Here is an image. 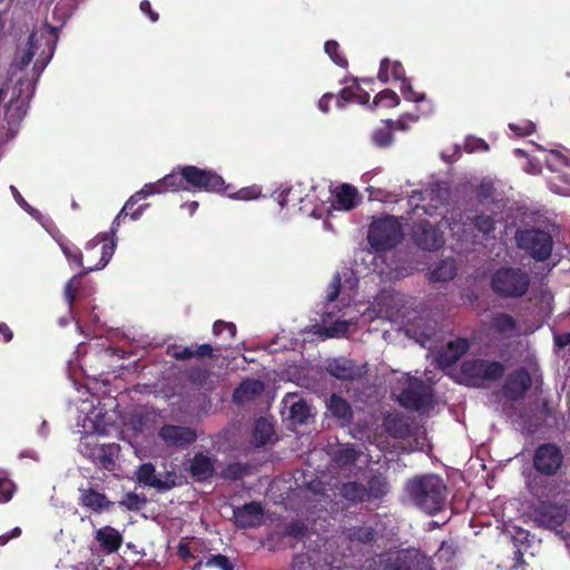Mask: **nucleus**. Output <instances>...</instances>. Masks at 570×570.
Here are the masks:
<instances>
[{
    "label": "nucleus",
    "instance_id": "473e14b6",
    "mask_svg": "<svg viewBox=\"0 0 570 570\" xmlns=\"http://www.w3.org/2000/svg\"><path fill=\"white\" fill-rule=\"evenodd\" d=\"M164 190L166 191H178L187 190V181L184 176V167H179L178 170H173L161 179Z\"/></svg>",
    "mask_w": 570,
    "mask_h": 570
},
{
    "label": "nucleus",
    "instance_id": "09e8293b",
    "mask_svg": "<svg viewBox=\"0 0 570 570\" xmlns=\"http://www.w3.org/2000/svg\"><path fill=\"white\" fill-rule=\"evenodd\" d=\"M544 163L550 170L557 171L561 166H568L569 159L563 154L551 150L547 155Z\"/></svg>",
    "mask_w": 570,
    "mask_h": 570
},
{
    "label": "nucleus",
    "instance_id": "f704fd0d",
    "mask_svg": "<svg viewBox=\"0 0 570 570\" xmlns=\"http://www.w3.org/2000/svg\"><path fill=\"white\" fill-rule=\"evenodd\" d=\"M274 428L271 421L267 419H259L256 421L253 436L256 446L265 445L272 440Z\"/></svg>",
    "mask_w": 570,
    "mask_h": 570
},
{
    "label": "nucleus",
    "instance_id": "6e6d98bb",
    "mask_svg": "<svg viewBox=\"0 0 570 570\" xmlns=\"http://www.w3.org/2000/svg\"><path fill=\"white\" fill-rule=\"evenodd\" d=\"M10 191L14 198V200L18 203V205L24 209L28 214H30L32 217H35L36 219H40V216L41 214L39 213V210H37L36 208L31 207L26 200L24 198L21 196V194L19 193V190L13 186L11 185L10 186Z\"/></svg>",
    "mask_w": 570,
    "mask_h": 570
},
{
    "label": "nucleus",
    "instance_id": "4d7b16f0",
    "mask_svg": "<svg viewBox=\"0 0 570 570\" xmlns=\"http://www.w3.org/2000/svg\"><path fill=\"white\" fill-rule=\"evenodd\" d=\"M455 554V549L450 542H442L434 558L439 561L449 562Z\"/></svg>",
    "mask_w": 570,
    "mask_h": 570
},
{
    "label": "nucleus",
    "instance_id": "f03ea898",
    "mask_svg": "<svg viewBox=\"0 0 570 570\" xmlns=\"http://www.w3.org/2000/svg\"><path fill=\"white\" fill-rule=\"evenodd\" d=\"M342 282H344V287L347 286L352 289L356 286L357 278L350 269H345L334 275L326 292L327 303L322 317V326L317 330V333L322 338L344 336L350 332L351 327L355 326L356 317L351 315L347 309L343 311L337 307L336 298L338 296Z\"/></svg>",
    "mask_w": 570,
    "mask_h": 570
},
{
    "label": "nucleus",
    "instance_id": "2eb2a0df",
    "mask_svg": "<svg viewBox=\"0 0 570 570\" xmlns=\"http://www.w3.org/2000/svg\"><path fill=\"white\" fill-rule=\"evenodd\" d=\"M158 436L168 448H183L196 440V432L187 426L166 424L160 428Z\"/></svg>",
    "mask_w": 570,
    "mask_h": 570
},
{
    "label": "nucleus",
    "instance_id": "0e129e2a",
    "mask_svg": "<svg viewBox=\"0 0 570 570\" xmlns=\"http://www.w3.org/2000/svg\"><path fill=\"white\" fill-rule=\"evenodd\" d=\"M122 504H125L130 510H138L142 501L139 499L137 494L129 493L126 495V499L122 501Z\"/></svg>",
    "mask_w": 570,
    "mask_h": 570
},
{
    "label": "nucleus",
    "instance_id": "7ed1b4c3",
    "mask_svg": "<svg viewBox=\"0 0 570 570\" xmlns=\"http://www.w3.org/2000/svg\"><path fill=\"white\" fill-rule=\"evenodd\" d=\"M82 390L83 391L78 387V392L85 396L77 406L79 413L77 417V426L81 429L79 432L83 434L80 439L78 450L83 456L91 460L95 455L96 449L100 446L97 434L104 430V412L102 409L99 407L97 397H95L86 387Z\"/></svg>",
    "mask_w": 570,
    "mask_h": 570
},
{
    "label": "nucleus",
    "instance_id": "bb28decb",
    "mask_svg": "<svg viewBox=\"0 0 570 570\" xmlns=\"http://www.w3.org/2000/svg\"><path fill=\"white\" fill-rule=\"evenodd\" d=\"M264 391V384L259 380H246L235 390L233 399L235 402L244 403Z\"/></svg>",
    "mask_w": 570,
    "mask_h": 570
},
{
    "label": "nucleus",
    "instance_id": "1a4fd4ad",
    "mask_svg": "<svg viewBox=\"0 0 570 570\" xmlns=\"http://www.w3.org/2000/svg\"><path fill=\"white\" fill-rule=\"evenodd\" d=\"M404 305L405 297L403 294L393 289H384L362 312V316L370 322L379 318L394 321Z\"/></svg>",
    "mask_w": 570,
    "mask_h": 570
},
{
    "label": "nucleus",
    "instance_id": "dca6fc26",
    "mask_svg": "<svg viewBox=\"0 0 570 570\" xmlns=\"http://www.w3.org/2000/svg\"><path fill=\"white\" fill-rule=\"evenodd\" d=\"M233 518L239 528H255L261 525L263 522V508L258 502H249L235 508Z\"/></svg>",
    "mask_w": 570,
    "mask_h": 570
},
{
    "label": "nucleus",
    "instance_id": "c9c22d12",
    "mask_svg": "<svg viewBox=\"0 0 570 570\" xmlns=\"http://www.w3.org/2000/svg\"><path fill=\"white\" fill-rule=\"evenodd\" d=\"M165 193L161 180L146 184L139 191L134 194L125 204V209H130L139 200L147 198L151 195Z\"/></svg>",
    "mask_w": 570,
    "mask_h": 570
},
{
    "label": "nucleus",
    "instance_id": "72a5a7b5",
    "mask_svg": "<svg viewBox=\"0 0 570 570\" xmlns=\"http://www.w3.org/2000/svg\"><path fill=\"white\" fill-rule=\"evenodd\" d=\"M352 100L365 105L370 100V95L358 87L344 88L341 91V95L336 98V106L338 108H344L346 102Z\"/></svg>",
    "mask_w": 570,
    "mask_h": 570
},
{
    "label": "nucleus",
    "instance_id": "603ef678",
    "mask_svg": "<svg viewBox=\"0 0 570 570\" xmlns=\"http://www.w3.org/2000/svg\"><path fill=\"white\" fill-rule=\"evenodd\" d=\"M338 48V43L333 40L325 42L324 46L325 52L330 56L333 62L340 67H345L347 65V61L342 55H340Z\"/></svg>",
    "mask_w": 570,
    "mask_h": 570
},
{
    "label": "nucleus",
    "instance_id": "ddd939ff",
    "mask_svg": "<svg viewBox=\"0 0 570 570\" xmlns=\"http://www.w3.org/2000/svg\"><path fill=\"white\" fill-rule=\"evenodd\" d=\"M562 462L563 455L560 449L553 444L540 445L533 456L535 470L547 475L556 474Z\"/></svg>",
    "mask_w": 570,
    "mask_h": 570
},
{
    "label": "nucleus",
    "instance_id": "37998d69",
    "mask_svg": "<svg viewBox=\"0 0 570 570\" xmlns=\"http://www.w3.org/2000/svg\"><path fill=\"white\" fill-rule=\"evenodd\" d=\"M16 491V485L8 478V473L0 470V503H7L11 500Z\"/></svg>",
    "mask_w": 570,
    "mask_h": 570
},
{
    "label": "nucleus",
    "instance_id": "13d9d810",
    "mask_svg": "<svg viewBox=\"0 0 570 570\" xmlns=\"http://www.w3.org/2000/svg\"><path fill=\"white\" fill-rule=\"evenodd\" d=\"M509 128L517 136H529L534 131L535 126L533 122H531L529 120H523L520 124H509Z\"/></svg>",
    "mask_w": 570,
    "mask_h": 570
},
{
    "label": "nucleus",
    "instance_id": "9d476101",
    "mask_svg": "<svg viewBox=\"0 0 570 570\" xmlns=\"http://www.w3.org/2000/svg\"><path fill=\"white\" fill-rule=\"evenodd\" d=\"M403 237L401 224L394 217L375 219L368 230V242L375 250H384L399 244Z\"/></svg>",
    "mask_w": 570,
    "mask_h": 570
},
{
    "label": "nucleus",
    "instance_id": "bf43d9fd",
    "mask_svg": "<svg viewBox=\"0 0 570 570\" xmlns=\"http://www.w3.org/2000/svg\"><path fill=\"white\" fill-rule=\"evenodd\" d=\"M474 226L483 234H489L494 229V219L490 216H478L474 218Z\"/></svg>",
    "mask_w": 570,
    "mask_h": 570
},
{
    "label": "nucleus",
    "instance_id": "c03bdc74",
    "mask_svg": "<svg viewBox=\"0 0 570 570\" xmlns=\"http://www.w3.org/2000/svg\"><path fill=\"white\" fill-rule=\"evenodd\" d=\"M373 104L374 106L392 108L400 104V98L395 91L385 89L375 96Z\"/></svg>",
    "mask_w": 570,
    "mask_h": 570
},
{
    "label": "nucleus",
    "instance_id": "aec40b11",
    "mask_svg": "<svg viewBox=\"0 0 570 570\" xmlns=\"http://www.w3.org/2000/svg\"><path fill=\"white\" fill-rule=\"evenodd\" d=\"M326 370L332 376L338 380H353L360 375V371L354 363L344 357L328 361Z\"/></svg>",
    "mask_w": 570,
    "mask_h": 570
},
{
    "label": "nucleus",
    "instance_id": "49530a36",
    "mask_svg": "<svg viewBox=\"0 0 570 570\" xmlns=\"http://www.w3.org/2000/svg\"><path fill=\"white\" fill-rule=\"evenodd\" d=\"M420 195H422V193H420ZM423 197L421 198L422 200H425V199H430L432 204V206L434 208H438L439 204H442L443 200H445L449 196V191L446 188H441L439 185L436 186V188H429V189H425L423 191Z\"/></svg>",
    "mask_w": 570,
    "mask_h": 570
},
{
    "label": "nucleus",
    "instance_id": "cd10ccee",
    "mask_svg": "<svg viewBox=\"0 0 570 570\" xmlns=\"http://www.w3.org/2000/svg\"><path fill=\"white\" fill-rule=\"evenodd\" d=\"M379 79L384 83L391 80L403 81L405 79L404 68L399 61L383 59L379 71Z\"/></svg>",
    "mask_w": 570,
    "mask_h": 570
},
{
    "label": "nucleus",
    "instance_id": "5fc2aeb1",
    "mask_svg": "<svg viewBox=\"0 0 570 570\" xmlns=\"http://www.w3.org/2000/svg\"><path fill=\"white\" fill-rule=\"evenodd\" d=\"M261 193L262 190L258 186H250L239 189L233 195H229V197L238 200H253L257 199L261 196Z\"/></svg>",
    "mask_w": 570,
    "mask_h": 570
},
{
    "label": "nucleus",
    "instance_id": "a211bd4d",
    "mask_svg": "<svg viewBox=\"0 0 570 570\" xmlns=\"http://www.w3.org/2000/svg\"><path fill=\"white\" fill-rule=\"evenodd\" d=\"M531 386V377L529 373L521 368L509 375L503 393L508 399L517 400L523 396Z\"/></svg>",
    "mask_w": 570,
    "mask_h": 570
},
{
    "label": "nucleus",
    "instance_id": "e2e57ef3",
    "mask_svg": "<svg viewBox=\"0 0 570 570\" xmlns=\"http://www.w3.org/2000/svg\"><path fill=\"white\" fill-rule=\"evenodd\" d=\"M444 224L448 225V227L452 232V235L456 236L458 239H461L463 237L462 234L465 232V227L472 225V223H470V224L462 223L463 227H461V224L459 222H456L453 217H452V223H448V220H445L444 223H441V225H444Z\"/></svg>",
    "mask_w": 570,
    "mask_h": 570
},
{
    "label": "nucleus",
    "instance_id": "5701e85b",
    "mask_svg": "<svg viewBox=\"0 0 570 570\" xmlns=\"http://www.w3.org/2000/svg\"><path fill=\"white\" fill-rule=\"evenodd\" d=\"M189 471L196 480H207L214 473V460L208 455L198 453L190 461Z\"/></svg>",
    "mask_w": 570,
    "mask_h": 570
},
{
    "label": "nucleus",
    "instance_id": "4c0bfd02",
    "mask_svg": "<svg viewBox=\"0 0 570 570\" xmlns=\"http://www.w3.org/2000/svg\"><path fill=\"white\" fill-rule=\"evenodd\" d=\"M193 570H234V567L227 557L217 554L198 562Z\"/></svg>",
    "mask_w": 570,
    "mask_h": 570
},
{
    "label": "nucleus",
    "instance_id": "338daca9",
    "mask_svg": "<svg viewBox=\"0 0 570 570\" xmlns=\"http://www.w3.org/2000/svg\"><path fill=\"white\" fill-rule=\"evenodd\" d=\"M140 10L144 12V13H147L149 14V18L153 22H156L158 20V13L154 12L151 10V6H150V2L148 0H144L141 1L140 3Z\"/></svg>",
    "mask_w": 570,
    "mask_h": 570
},
{
    "label": "nucleus",
    "instance_id": "39448f33",
    "mask_svg": "<svg viewBox=\"0 0 570 570\" xmlns=\"http://www.w3.org/2000/svg\"><path fill=\"white\" fill-rule=\"evenodd\" d=\"M128 209H125V206L119 212V214L115 217L110 230L107 233H99L94 238L88 240L85 245V250L90 252L92 249H96L98 245H101L100 247V257L99 261L94 263L92 265H89L83 272L75 275L65 286V297L68 301L69 305L71 306L75 301V293H73V284L76 281H78L80 277H82L85 274L89 272H97L104 269L108 263L110 262L111 257L114 256V253L117 247V230L120 226V219L122 215Z\"/></svg>",
    "mask_w": 570,
    "mask_h": 570
},
{
    "label": "nucleus",
    "instance_id": "2f4dec72",
    "mask_svg": "<svg viewBox=\"0 0 570 570\" xmlns=\"http://www.w3.org/2000/svg\"><path fill=\"white\" fill-rule=\"evenodd\" d=\"M327 410L333 416L342 420L343 422H348L352 417V409L347 401L335 394L331 396L327 403Z\"/></svg>",
    "mask_w": 570,
    "mask_h": 570
},
{
    "label": "nucleus",
    "instance_id": "3c124183",
    "mask_svg": "<svg viewBox=\"0 0 570 570\" xmlns=\"http://www.w3.org/2000/svg\"><path fill=\"white\" fill-rule=\"evenodd\" d=\"M409 335L414 337L416 342L421 344V346L428 348L429 351H432L434 348L433 345V332L431 330H428L426 332L417 333L416 328L410 327L409 328Z\"/></svg>",
    "mask_w": 570,
    "mask_h": 570
},
{
    "label": "nucleus",
    "instance_id": "c85d7f7f",
    "mask_svg": "<svg viewBox=\"0 0 570 570\" xmlns=\"http://www.w3.org/2000/svg\"><path fill=\"white\" fill-rule=\"evenodd\" d=\"M302 194V186L295 185L276 193L275 199L281 207H295L304 202V197Z\"/></svg>",
    "mask_w": 570,
    "mask_h": 570
},
{
    "label": "nucleus",
    "instance_id": "680f3d73",
    "mask_svg": "<svg viewBox=\"0 0 570 570\" xmlns=\"http://www.w3.org/2000/svg\"><path fill=\"white\" fill-rule=\"evenodd\" d=\"M488 144L479 138H469L464 144V149L468 153H474L479 150H488Z\"/></svg>",
    "mask_w": 570,
    "mask_h": 570
},
{
    "label": "nucleus",
    "instance_id": "b1692460",
    "mask_svg": "<svg viewBox=\"0 0 570 570\" xmlns=\"http://www.w3.org/2000/svg\"><path fill=\"white\" fill-rule=\"evenodd\" d=\"M567 511L563 507L556 504L543 505L539 512L538 520L547 528H556L566 520Z\"/></svg>",
    "mask_w": 570,
    "mask_h": 570
},
{
    "label": "nucleus",
    "instance_id": "58836bf2",
    "mask_svg": "<svg viewBox=\"0 0 570 570\" xmlns=\"http://www.w3.org/2000/svg\"><path fill=\"white\" fill-rule=\"evenodd\" d=\"M455 264L452 259L442 261L430 274L434 282H446L455 276Z\"/></svg>",
    "mask_w": 570,
    "mask_h": 570
},
{
    "label": "nucleus",
    "instance_id": "9b49d317",
    "mask_svg": "<svg viewBox=\"0 0 570 570\" xmlns=\"http://www.w3.org/2000/svg\"><path fill=\"white\" fill-rule=\"evenodd\" d=\"M503 372V365L495 361L471 360L462 364L463 381L471 386H482L485 382L499 379Z\"/></svg>",
    "mask_w": 570,
    "mask_h": 570
},
{
    "label": "nucleus",
    "instance_id": "79ce46f5",
    "mask_svg": "<svg viewBox=\"0 0 570 570\" xmlns=\"http://www.w3.org/2000/svg\"><path fill=\"white\" fill-rule=\"evenodd\" d=\"M372 141L377 147H389L393 142V135L391 126L385 124V127L377 128L372 132Z\"/></svg>",
    "mask_w": 570,
    "mask_h": 570
},
{
    "label": "nucleus",
    "instance_id": "7c9ffc66",
    "mask_svg": "<svg viewBox=\"0 0 570 570\" xmlns=\"http://www.w3.org/2000/svg\"><path fill=\"white\" fill-rule=\"evenodd\" d=\"M492 325L498 333L507 337H511L518 334L517 322L512 316L508 314H495L493 316Z\"/></svg>",
    "mask_w": 570,
    "mask_h": 570
},
{
    "label": "nucleus",
    "instance_id": "f3484780",
    "mask_svg": "<svg viewBox=\"0 0 570 570\" xmlns=\"http://www.w3.org/2000/svg\"><path fill=\"white\" fill-rule=\"evenodd\" d=\"M283 403L287 410V419L294 424H305L312 415L309 405L296 394H286Z\"/></svg>",
    "mask_w": 570,
    "mask_h": 570
},
{
    "label": "nucleus",
    "instance_id": "423d86ee",
    "mask_svg": "<svg viewBox=\"0 0 570 570\" xmlns=\"http://www.w3.org/2000/svg\"><path fill=\"white\" fill-rule=\"evenodd\" d=\"M400 391L394 390L399 403L410 410L425 411L432 402L431 384L404 374L400 381Z\"/></svg>",
    "mask_w": 570,
    "mask_h": 570
},
{
    "label": "nucleus",
    "instance_id": "0eeeda50",
    "mask_svg": "<svg viewBox=\"0 0 570 570\" xmlns=\"http://www.w3.org/2000/svg\"><path fill=\"white\" fill-rule=\"evenodd\" d=\"M515 243L537 262L547 261L553 248V238L549 229L539 227L518 229Z\"/></svg>",
    "mask_w": 570,
    "mask_h": 570
},
{
    "label": "nucleus",
    "instance_id": "393cba45",
    "mask_svg": "<svg viewBox=\"0 0 570 570\" xmlns=\"http://www.w3.org/2000/svg\"><path fill=\"white\" fill-rule=\"evenodd\" d=\"M136 478L144 485L158 490L169 489V484L156 474L155 466L151 463L141 464L136 472Z\"/></svg>",
    "mask_w": 570,
    "mask_h": 570
},
{
    "label": "nucleus",
    "instance_id": "20e7f679",
    "mask_svg": "<svg viewBox=\"0 0 570 570\" xmlns=\"http://www.w3.org/2000/svg\"><path fill=\"white\" fill-rule=\"evenodd\" d=\"M405 491L411 502L428 514H435L446 501V485L436 474H425L409 480Z\"/></svg>",
    "mask_w": 570,
    "mask_h": 570
},
{
    "label": "nucleus",
    "instance_id": "e433bc0d",
    "mask_svg": "<svg viewBox=\"0 0 570 570\" xmlns=\"http://www.w3.org/2000/svg\"><path fill=\"white\" fill-rule=\"evenodd\" d=\"M340 494L348 501H364L368 498L367 489L356 482H347L340 487Z\"/></svg>",
    "mask_w": 570,
    "mask_h": 570
},
{
    "label": "nucleus",
    "instance_id": "c756f323",
    "mask_svg": "<svg viewBox=\"0 0 570 570\" xmlns=\"http://www.w3.org/2000/svg\"><path fill=\"white\" fill-rule=\"evenodd\" d=\"M81 503L96 512L108 509L111 504L102 493L92 489L82 491Z\"/></svg>",
    "mask_w": 570,
    "mask_h": 570
},
{
    "label": "nucleus",
    "instance_id": "6e6552de",
    "mask_svg": "<svg viewBox=\"0 0 570 570\" xmlns=\"http://www.w3.org/2000/svg\"><path fill=\"white\" fill-rule=\"evenodd\" d=\"M530 285V275L522 268L502 267L492 276L493 291L505 297L523 296Z\"/></svg>",
    "mask_w": 570,
    "mask_h": 570
},
{
    "label": "nucleus",
    "instance_id": "8fccbe9b",
    "mask_svg": "<svg viewBox=\"0 0 570 570\" xmlns=\"http://www.w3.org/2000/svg\"><path fill=\"white\" fill-rule=\"evenodd\" d=\"M419 120V116L414 114H404L397 120H386V125L391 126L392 130L405 131L410 128V124Z\"/></svg>",
    "mask_w": 570,
    "mask_h": 570
},
{
    "label": "nucleus",
    "instance_id": "a19ab883",
    "mask_svg": "<svg viewBox=\"0 0 570 570\" xmlns=\"http://www.w3.org/2000/svg\"><path fill=\"white\" fill-rule=\"evenodd\" d=\"M346 537L352 542L370 543L374 540L375 531L371 527L364 525L348 529Z\"/></svg>",
    "mask_w": 570,
    "mask_h": 570
},
{
    "label": "nucleus",
    "instance_id": "4468645a",
    "mask_svg": "<svg viewBox=\"0 0 570 570\" xmlns=\"http://www.w3.org/2000/svg\"><path fill=\"white\" fill-rule=\"evenodd\" d=\"M412 237L414 243L424 250H436L444 244L440 226H434L426 220L420 222L413 227Z\"/></svg>",
    "mask_w": 570,
    "mask_h": 570
},
{
    "label": "nucleus",
    "instance_id": "774afa93",
    "mask_svg": "<svg viewBox=\"0 0 570 570\" xmlns=\"http://www.w3.org/2000/svg\"><path fill=\"white\" fill-rule=\"evenodd\" d=\"M554 343L558 347H566L570 345V333L556 334Z\"/></svg>",
    "mask_w": 570,
    "mask_h": 570
},
{
    "label": "nucleus",
    "instance_id": "a878e982",
    "mask_svg": "<svg viewBox=\"0 0 570 570\" xmlns=\"http://www.w3.org/2000/svg\"><path fill=\"white\" fill-rule=\"evenodd\" d=\"M119 450V445L116 443L100 444V446L96 449L91 461L100 464L104 469L111 470Z\"/></svg>",
    "mask_w": 570,
    "mask_h": 570
},
{
    "label": "nucleus",
    "instance_id": "6ab92c4d",
    "mask_svg": "<svg viewBox=\"0 0 570 570\" xmlns=\"http://www.w3.org/2000/svg\"><path fill=\"white\" fill-rule=\"evenodd\" d=\"M469 348V342L465 338L450 341L446 348L436 355V362L441 367H448L454 364Z\"/></svg>",
    "mask_w": 570,
    "mask_h": 570
},
{
    "label": "nucleus",
    "instance_id": "a18cd8bd",
    "mask_svg": "<svg viewBox=\"0 0 570 570\" xmlns=\"http://www.w3.org/2000/svg\"><path fill=\"white\" fill-rule=\"evenodd\" d=\"M59 246L69 263H75L78 267L83 266V255L77 246L65 242H59Z\"/></svg>",
    "mask_w": 570,
    "mask_h": 570
},
{
    "label": "nucleus",
    "instance_id": "69168bd1",
    "mask_svg": "<svg viewBox=\"0 0 570 570\" xmlns=\"http://www.w3.org/2000/svg\"><path fill=\"white\" fill-rule=\"evenodd\" d=\"M333 98H334V97H333V95H332V94H325V95H323V96L321 97V99L318 100V104H317L318 109H320L322 112H324V114L328 112V110H330V102L333 100Z\"/></svg>",
    "mask_w": 570,
    "mask_h": 570
},
{
    "label": "nucleus",
    "instance_id": "ea45409f",
    "mask_svg": "<svg viewBox=\"0 0 570 570\" xmlns=\"http://www.w3.org/2000/svg\"><path fill=\"white\" fill-rule=\"evenodd\" d=\"M357 459L356 450L348 444L340 446L333 454L334 466H347L353 464Z\"/></svg>",
    "mask_w": 570,
    "mask_h": 570
},
{
    "label": "nucleus",
    "instance_id": "052dcab7",
    "mask_svg": "<svg viewBox=\"0 0 570 570\" xmlns=\"http://www.w3.org/2000/svg\"><path fill=\"white\" fill-rule=\"evenodd\" d=\"M223 331H226L229 338H233L236 334V326L233 323H225L223 321H217L213 325V333L215 335H219Z\"/></svg>",
    "mask_w": 570,
    "mask_h": 570
},
{
    "label": "nucleus",
    "instance_id": "864d4df0",
    "mask_svg": "<svg viewBox=\"0 0 570 570\" xmlns=\"http://www.w3.org/2000/svg\"><path fill=\"white\" fill-rule=\"evenodd\" d=\"M400 91L403 95L405 100L413 101V102H419V101L425 100V94L414 91L413 87L406 79L401 81Z\"/></svg>",
    "mask_w": 570,
    "mask_h": 570
},
{
    "label": "nucleus",
    "instance_id": "f257e3e1",
    "mask_svg": "<svg viewBox=\"0 0 570 570\" xmlns=\"http://www.w3.org/2000/svg\"><path fill=\"white\" fill-rule=\"evenodd\" d=\"M57 36L51 27L33 31L16 53L9 81L0 89V129L11 138L28 111L35 86L52 58Z\"/></svg>",
    "mask_w": 570,
    "mask_h": 570
},
{
    "label": "nucleus",
    "instance_id": "de8ad7c7",
    "mask_svg": "<svg viewBox=\"0 0 570 570\" xmlns=\"http://www.w3.org/2000/svg\"><path fill=\"white\" fill-rule=\"evenodd\" d=\"M390 491V487L385 479L382 478H373L368 483V498H381L385 495Z\"/></svg>",
    "mask_w": 570,
    "mask_h": 570
},
{
    "label": "nucleus",
    "instance_id": "f8f14e48",
    "mask_svg": "<svg viewBox=\"0 0 570 570\" xmlns=\"http://www.w3.org/2000/svg\"><path fill=\"white\" fill-rule=\"evenodd\" d=\"M184 176L187 181V190L222 191L224 189V179L213 170L184 166Z\"/></svg>",
    "mask_w": 570,
    "mask_h": 570
},
{
    "label": "nucleus",
    "instance_id": "4be33fe9",
    "mask_svg": "<svg viewBox=\"0 0 570 570\" xmlns=\"http://www.w3.org/2000/svg\"><path fill=\"white\" fill-rule=\"evenodd\" d=\"M96 540L105 552L112 553L120 548L122 537L115 528L104 527L97 530Z\"/></svg>",
    "mask_w": 570,
    "mask_h": 570
},
{
    "label": "nucleus",
    "instance_id": "412c9836",
    "mask_svg": "<svg viewBox=\"0 0 570 570\" xmlns=\"http://www.w3.org/2000/svg\"><path fill=\"white\" fill-rule=\"evenodd\" d=\"M357 189L351 185H341L334 194L333 207L341 210H351L357 204Z\"/></svg>",
    "mask_w": 570,
    "mask_h": 570
}]
</instances>
